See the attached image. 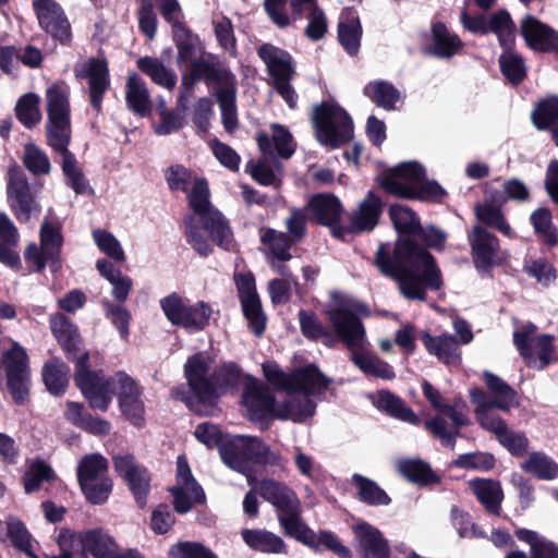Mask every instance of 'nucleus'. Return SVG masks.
Returning a JSON list of instances; mask_svg holds the SVG:
<instances>
[{
	"label": "nucleus",
	"instance_id": "f257e3e1",
	"mask_svg": "<svg viewBox=\"0 0 558 558\" xmlns=\"http://www.w3.org/2000/svg\"><path fill=\"white\" fill-rule=\"evenodd\" d=\"M388 215L398 239L393 246L379 244L375 265L383 275L397 281L405 299L424 302L427 290L442 288L441 270L434 255L414 239L422 225L417 214L408 206L392 204Z\"/></svg>",
	"mask_w": 558,
	"mask_h": 558
},
{
	"label": "nucleus",
	"instance_id": "f03ea898",
	"mask_svg": "<svg viewBox=\"0 0 558 558\" xmlns=\"http://www.w3.org/2000/svg\"><path fill=\"white\" fill-rule=\"evenodd\" d=\"M209 369L210 361L203 352L189 356L183 368L189 393L183 386L173 390L175 398L201 416L208 415L207 408L216 407L221 396L236 392L248 375L233 361L222 362L210 375Z\"/></svg>",
	"mask_w": 558,
	"mask_h": 558
},
{
	"label": "nucleus",
	"instance_id": "7ed1b4c3",
	"mask_svg": "<svg viewBox=\"0 0 558 558\" xmlns=\"http://www.w3.org/2000/svg\"><path fill=\"white\" fill-rule=\"evenodd\" d=\"M195 438L208 449L217 448L222 462L231 470L248 475L255 465L282 466V457L256 436H227L211 422L199 423Z\"/></svg>",
	"mask_w": 558,
	"mask_h": 558
},
{
	"label": "nucleus",
	"instance_id": "20e7f679",
	"mask_svg": "<svg viewBox=\"0 0 558 558\" xmlns=\"http://www.w3.org/2000/svg\"><path fill=\"white\" fill-rule=\"evenodd\" d=\"M187 201L194 215H186L183 218L186 242L198 255L208 257L214 250L202 233V230H205L214 244L229 251L232 245L233 233L226 217L211 205L210 191L206 179H195Z\"/></svg>",
	"mask_w": 558,
	"mask_h": 558
},
{
	"label": "nucleus",
	"instance_id": "39448f33",
	"mask_svg": "<svg viewBox=\"0 0 558 558\" xmlns=\"http://www.w3.org/2000/svg\"><path fill=\"white\" fill-rule=\"evenodd\" d=\"M299 324L302 335L310 341H320L327 348H335L342 341L349 350L363 348L365 329L360 317L347 307H336L328 312L333 331L319 320L317 314L310 310H300Z\"/></svg>",
	"mask_w": 558,
	"mask_h": 558
},
{
	"label": "nucleus",
	"instance_id": "423d86ee",
	"mask_svg": "<svg viewBox=\"0 0 558 558\" xmlns=\"http://www.w3.org/2000/svg\"><path fill=\"white\" fill-rule=\"evenodd\" d=\"M389 195L402 199L440 204L448 195L435 180H428L425 168L417 161H403L376 178Z\"/></svg>",
	"mask_w": 558,
	"mask_h": 558
},
{
	"label": "nucleus",
	"instance_id": "0eeeda50",
	"mask_svg": "<svg viewBox=\"0 0 558 558\" xmlns=\"http://www.w3.org/2000/svg\"><path fill=\"white\" fill-rule=\"evenodd\" d=\"M312 120L317 141L330 149L339 148L353 140V120L336 101L324 100L316 105Z\"/></svg>",
	"mask_w": 558,
	"mask_h": 558
},
{
	"label": "nucleus",
	"instance_id": "6e6552de",
	"mask_svg": "<svg viewBox=\"0 0 558 558\" xmlns=\"http://www.w3.org/2000/svg\"><path fill=\"white\" fill-rule=\"evenodd\" d=\"M257 492L264 500L274 507L283 534L291 538L305 523L298 494L284 482L274 478L260 480Z\"/></svg>",
	"mask_w": 558,
	"mask_h": 558
},
{
	"label": "nucleus",
	"instance_id": "1a4fd4ad",
	"mask_svg": "<svg viewBox=\"0 0 558 558\" xmlns=\"http://www.w3.org/2000/svg\"><path fill=\"white\" fill-rule=\"evenodd\" d=\"M191 80H205L208 88H213L221 110V121L227 133L233 134L239 126L236 111V77L230 68L220 61L219 69L204 68Z\"/></svg>",
	"mask_w": 558,
	"mask_h": 558
},
{
	"label": "nucleus",
	"instance_id": "9d476101",
	"mask_svg": "<svg viewBox=\"0 0 558 558\" xmlns=\"http://www.w3.org/2000/svg\"><path fill=\"white\" fill-rule=\"evenodd\" d=\"M89 360V352L83 351L75 364L74 381L90 409L107 412L114 393L112 380L102 371L90 369Z\"/></svg>",
	"mask_w": 558,
	"mask_h": 558
},
{
	"label": "nucleus",
	"instance_id": "9b49d317",
	"mask_svg": "<svg viewBox=\"0 0 558 558\" xmlns=\"http://www.w3.org/2000/svg\"><path fill=\"white\" fill-rule=\"evenodd\" d=\"M47 122L45 125L47 145L71 143V108L69 92L53 84L46 90Z\"/></svg>",
	"mask_w": 558,
	"mask_h": 558
},
{
	"label": "nucleus",
	"instance_id": "f8f14e48",
	"mask_svg": "<svg viewBox=\"0 0 558 558\" xmlns=\"http://www.w3.org/2000/svg\"><path fill=\"white\" fill-rule=\"evenodd\" d=\"M468 242L474 268L480 275H492L497 267L507 265L509 254L501 248L500 240L489 230L474 225L468 232Z\"/></svg>",
	"mask_w": 558,
	"mask_h": 558
},
{
	"label": "nucleus",
	"instance_id": "ddd939ff",
	"mask_svg": "<svg viewBox=\"0 0 558 558\" xmlns=\"http://www.w3.org/2000/svg\"><path fill=\"white\" fill-rule=\"evenodd\" d=\"M160 307L166 318L177 327L189 331H202L209 325L213 314L211 306L198 301L189 304L179 293L172 292L160 300Z\"/></svg>",
	"mask_w": 558,
	"mask_h": 558
},
{
	"label": "nucleus",
	"instance_id": "4468645a",
	"mask_svg": "<svg viewBox=\"0 0 558 558\" xmlns=\"http://www.w3.org/2000/svg\"><path fill=\"white\" fill-rule=\"evenodd\" d=\"M7 197L9 206L20 223H28L33 215L41 213V206L32 192L25 172L17 165L8 171Z\"/></svg>",
	"mask_w": 558,
	"mask_h": 558
},
{
	"label": "nucleus",
	"instance_id": "2eb2a0df",
	"mask_svg": "<svg viewBox=\"0 0 558 558\" xmlns=\"http://www.w3.org/2000/svg\"><path fill=\"white\" fill-rule=\"evenodd\" d=\"M308 219L330 230L332 238L344 241V226L341 218L344 207L341 201L332 193H316L310 197L304 206Z\"/></svg>",
	"mask_w": 558,
	"mask_h": 558
},
{
	"label": "nucleus",
	"instance_id": "dca6fc26",
	"mask_svg": "<svg viewBox=\"0 0 558 558\" xmlns=\"http://www.w3.org/2000/svg\"><path fill=\"white\" fill-rule=\"evenodd\" d=\"M555 337L543 333L535 338L527 330H519L513 333V343L529 367L544 369L558 361L555 347Z\"/></svg>",
	"mask_w": 558,
	"mask_h": 558
},
{
	"label": "nucleus",
	"instance_id": "f3484780",
	"mask_svg": "<svg viewBox=\"0 0 558 558\" xmlns=\"http://www.w3.org/2000/svg\"><path fill=\"white\" fill-rule=\"evenodd\" d=\"M8 391L17 405L29 399L31 372L28 356L23 348L8 350L3 354Z\"/></svg>",
	"mask_w": 558,
	"mask_h": 558
},
{
	"label": "nucleus",
	"instance_id": "a211bd4d",
	"mask_svg": "<svg viewBox=\"0 0 558 558\" xmlns=\"http://www.w3.org/2000/svg\"><path fill=\"white\" fill-rule=\"evenodd\" d=\"M113 469L126 483L140 509L147 505L150 493L151 474L148 469L137 463L131 453L112 457Z\"/></svg>",
	"mask_w": 558,
	"mask_h": 558
},
{
	"label": "nucleus",
	"instance_id": "6ab92c4d",
	"mask_svg": "<svg viewBox=\"0 0 558 558\" xmlns=\"http://www.w3.org/2000/svg\"><path fill=\"white\" fill-rule=\"evenodd\" d=\"M33 10L39 27L62 46L72 43V27L63 8L56 0H34Z\"/></svg>",
	"mask_w": 558,
	"mask_h": 558
},
{
	"label": "nucleus",
	"instance_id": "aec40b11",
	"mask_svg": "<svg viewBox=\"0 0 558 558\" xmlns=\"http://www.w3.org/2000/svg\"><path fill=\"white\" fill-rule=\"evenodd\" d=\"M242 405L247 411L252 422H265L268 417L275 418L278 403L271 390L253 375L246 376L242 393Z\"/></svg>",
	"mask_w": 558,
	"mask_h": 558
},
{
	"label": "nucleus",
	"instance_id": "412c9836",
	"mask_svg": "<svg viewBox=\"0 0 558 558\" xmlns=\"http://www.w3.org/2000/svg\"><path fill=\"white\" fill-rule=\"evenodd\" d=\"M384 207L383 199L374 191H368L357 208L350 214V222L344 226V239L349 234L373 231L379 222Z\"/></svg>",
	"mask_w": 558,
	"mask_h": 558
},
{
	"label": "nucleus",
	"instance_id": "4be33fe9",
	"mask_svg": "<svg viewBox=\"0 0 558 558\" xmlns=\"http://www.w3.org/2000/svg\"><path fill=\"white\" fill-rule=\"evenodd\" d=\"M521 36L527 48L535 52L558 53V31L533 15H526L520 25Z\"/></svg>",
	"mask_w": 558,
	"mask_h": 558
},
{
	"label": "nucleus",
	"instance_id": "5701e85b",
	"mask_svg": "<svg viewBox=\"0 0 558 558\" xmlns=\"http://www.w3.org/2000/svg\"><path fill=\"white\" fill-rule=\"evenodd\" d=\"M82 76L87 78L89 104L99 114L102 112L105 95L110 88V71L107 59L89 58L85 63Z\"/></svg>",
	"mask_w": 558,
	"mask_h": 558
},
{
	"label": "nucleus",
	"instance_id": "b1692460",
	"mask_svg": "<svg viewBox=\"0 0 558 558\" xmlns=\"http://www.w3.org/2000/svg\"><path fill=\"white\" fill-rule=\"evenodd\" d=\"M50 329L69 362L76 364L82 352L83 339L78 327L64 314L56 313L49 319Z\"/></svg>",
	"mask_w": 558,
	"mask_h": 558
},
{
	"label": "nucleus",
	"instance_id": "393cba45",
	"mask_svg": "<svg viewBox=\"0 0 558 558\" xmlns=\"http://www.w3.org/2000/svg\"><path fill=\"white\" fill-rule=\"evenodd\" d=\"M291 538L315 551L325 549L339 558H352L351 549L342 544L336 533L328 530H320L315 533L306 522Z\"/></svg>",
	"mask_w": 558,
	"mask_h": 558
},
{
	"label": "nucleus",
	"instance_id": "a878e982",
	"mask_svg": "<svg viewBox=\"0 0 558 558\" xmlns=\"http://www.w3.org/2000/svg\"><path fill=\"white\" fill-rule=\"evenodd\" d=\"M257 56L266 64L272 84L292 80L294 74L293 60L287 50L265 43L257 48Z\"/></svg>",
	"mask_w": 558,
	"mask_h": 558
},
{
	"label": "nucleus",
	"instance_id": "bb28decb",
	"mask_svg": "<svg viewBox=\"0 0 558 558\" xmlns=\"http://www.w3.org/2000/svg\"><path fill=\"white\" fill-rule=\"evenodd\" d=\"M470 401L475 405V417L480 426L496 435L497 439L508 429L506 421L495 413V405L488 403V395L480 387L470 390Z\"/></svg>",
	"mask_w": 558,
	"mask_h": 558
},
{
	"label": "nucleus",
	"instance_id": "cd10ccee",
	"mask_svg": "<svg viewBox=\"0 0 558 558\" xmlns=\"http://www.w3.org/2000/svg\"><path fill=\"white\" fill-rule=\"evenodd\" d=\"M64 418L75 427L94 436H107L111 430L109 421L92 415L81 402L66 401Z\"/></svg>",
	"mask_w": 558,
	"mask_h": 558
},
{
	"label": "nucleus",
	"instance_id": "c85d7f7f",
	"mask_svg": "<svg viewBox=\"0 0 558 558\" xmlns=\"http://www.w3.org/2000/svg\"><path fill=\"white\" fill-rule=\"evenodd\" d=\"M430 37L432 46L426 49V52L439 59H450L464 47L459 35L450 32L447 25L440 21L432 23Z\"/></svg>",
	"mask_w": 558,
	"mask_h": 558
},
{
	"label": "nucleus",
	"instance_id": "c756f323",
	"mask_svg": "<svg viewBox=\"0 0 558 558\" xmlns=\"http://www.w3.org/2000/svg\"><path fill=\"white\" fill-rule=\"evenodd\" d=\"M420 340L430 355H435L439 362L446 365L453 364L460 359L459 342L453 335L432 336L428 330H422Z\"/></svg>",
	"mask_w": 558,
	"mask_h": 558
},
{
	"label": "nucleus",
	"instance_id": "7c9ffc66",
	"mask_svg": "<svg viewBox=\"0 0 558 558\" xmlns=\"http://www.w3.org/2000/svg\"><path fill=\"white\" fill-rule=\"evenodd\" d=\"M361 558H390V547L383 533L368 523L355 530Z\"/></svg>",
	"mask_w": 558,
	"mask_h": 558
},
{
	"label": "nucleus",
	"instance_id": "2f4dec72",
	"mask_svg": "<svg viewBox=\"0 0 558 558\" xmlns=\"http://www.w3.org/2000/svg\"><path fill=\"white\" fill-rule=\"evenodd\" d=\"M39 243L51 258V272L60 271L62 268L61 251L64 238L62 226L58 220L44 219L39 231Z\"/></svg>",
	"mask_w": 558,
	"mask_h": 558
},
{
	"label": "nucleus",
	"instance_id": "473e14b6",
	"mask_svg": "<svg viewBox=\"0 0 558 558\" xmlns=\"http://www.w3.org/2000/svg\"><path fill=\"white\" fill-rule=\"evenodd\" d=\"M272 136H269L266 132H258L256 135V142L259 150L264 155H271L276 150L277 155L283 159L290 158L295 147L293 145L292 134L280 124H272Z\"/></svg>",
	"mask_w": 558,
	"mask_h": 558
},
{
	"label": "nucleus",
	"instance_id": "72a5a7b5",
	"mask_svg": "<svg viewBox=\"0 0 558 558\" xmlns=\"http://www.w3.org/2000/svg\"><path fill=\"white\" fill-rule=\"evenodd\" d=\"M474 216L480 222V226L487 230H496L509 239L517 236L506 219L501 204H497L494 201L478 203L474 206Z\"/></svg>",
	"mask_w": 558,
	"mask_h": 558
},
{
	"label": "nucleus",
	"instance_id": "f704fd0d",
	"mask_svg": "<svg viewBox=\"0 0 558 558\" xmlns=\"http://www.w3.org/2000/svg\"><path fill=\"white\" fill-rule=\"evenodd\" d=\"M241 535L252 550L268 555L288 554V545L284 541L266 529H245Z\"/></svg>",
	"mask_w": 558,
	"mask_h": 558
},
{
	"label": "nucleus",
	"instance_id": "c9c22d12",
	"mask_svg": "<svg viewBox=\"0 0 558 558\" xmlns=\"http://www.w3.org/2000/svg\"><path fill=\"white\" fill-rule=\"evenodd\" d=\"M174 27L171 33L178 52L177 62L178 64H186L187 68L195 60L203 58L202 56L196 57L197 51L202 49L201 39L185 23Z\"/></svg>",
	"mask_w": 558,
	"mask_h": 558
},
{
	"label": "nucleus",
	"instance_id": "e433bc0d",
	"mask_svg": "<svg viewBox=\"0 0 558 558\" xmlns=\"http://www.w3.org/2000/svg\"><path fill=\"white\" fill-rule=\"evenodd\" d=\"M483 378L492 395V398L488 397V403L504 412H509L511 408L519 405L518 392L502 378L488 371L484 372Z\"/></svg>",
	"mask_w": 558,
	"mask_h": 558
},
{
	"label": "nucleus",
	"instance_id": "4c0bfd02",
	"mask_svg": "<svg viewBox=\"0 0 558 558\" xmlns=\"http://www.w3.org/2000/svg\"><path fill=\"white\" fill-rule=\"evenodd\" d=\"M125 101L128 108L135 114L147 117L153 109L149 90L146 83L137 73H131L128 76L125 85Z\"/></svg>",
	"mask_w": 558,
	"mask_h": 558
},
{
	"label": "nucleus",
	"instance_id": "58836bf2",
	"mask_svg": "<svg viewBox=\"0 0 558 558\" xmlns=\"http://www.w3.org/2000/svg\"><path fill=\"white\" fill-rule=\"evenodd\" d=\"M331 379L326 377L316 364H307L293 372L292 392H303L306 396L314 391L326 390Z\"/></svg>",
	"mask_w": 558,
	"mask_h": 558
},
{
	"label": "nucleus",
	"instance_id": "ea45409f",
	"mask_svg": "<svg viewBox=\"0 0 558 558\" xmlns=\"http://www.w3.org/2000/svg\"><path fill=\"white\" fill-rule=\"evenodd\" d=\"M70 366L60 357H52L43 366L41 376L47 391L61 397L65 393L70 381Z\"/></svg>",
	"mask_w": 558,
	"mask_h": 558
},
{
	"label": "nucleus",
	"instance_id": "a19ab883",
	"mask_svg": "<svg viewBox=\"0 0 558 558\" xmlns=\"http://www.w3.org/2000/svg\"><path fill=\"white\" fill-rule=\"evenodd\" d=\"M220 60L215 54H209L208 58H199L189 65L181 76L180 94L178 96L177 106L180 110L185 111L187 109L189 99L194 94V87L197 83H205V80H191L197 71L199 72L203 66L219 69Z\"/></svg>",
	"mask_w": 558,
	"mask_h": 558
},
{
	"label": "nucleus",
	"instance_id": "79ce46f5",
	"mask_svg": "<svg viewBox=\"0 0 558 558\" xmlns=\"http://www.w3.org/2000/svg\"><path fill=\"white\" fill-rule=\"evenodd\" d=\"M487 34L497 36L499 46L502 49H512L515 44L517 26L510 13L506 9H499L487 14Z\"/></svg>",
	"mask_w": 558,
	"mask_h": 558
},
{
	"label": "nucleus",
	"instance_id": "37998d69",
	"mask_svg": "<svg viewBox=\"0 0 558 558\" xmlns=\"http://www.w3.org/2000/svg\"><path fill=\"white\" fill-rule=\"evenodd\" d=\"M375 407L390 417L407 422L413 425L420 424V417L415 412L405 404L402 398L389 390H380L377 399L374 401Z\"/></svg>",
	"mask_w": 558,
	"mask_h": 558
},
{
	"label": "nucleus",
	"instance_id": "c03bdc74",
	"mask_svg": "<svg viewBox=\"0 0 558 558\" xmlns=\"http://www.w3.org/2000/svg\"><path fill=\"white\" fill-rule=\"evenodd\" d=\"M80 542L83 550L93 558H111L119 549L114 538L101 527L88 530L81 534Z\"/></svg>",
	"mask_w": 558,
	"mask_h": 558
},
{
	"label": "nucleus",
	"instance_id": "a18cd8bd",
	"mask_svg": "<svg viewBox=\"0 0 558 558\" xmlns=\"http://www.w3.org/2000/svg\"><path fill=\"white\" fill-rule=\"evenodd\" d=\"M398 469L408 482L422 487L437 485L441 482V477L434 472L432 466L421 459L402 460Z\"/></svg>",
	"mask_w": 558,
	"mask_h": 558
},
{
	"label": "nucleus",
	"instance_id": "49530a36",
	"mask_svg": "<svg viewBox=\"0 0 558 558\" xmlns=\"http://www.w3.org/2000/svg\"><path fill=\"white\" fill-rule=\"evenodd\" d=\"M56 153L62 156V171L68 179V185L76 193L83 194L88 187V181L86 180L82 170L76 167V158L73 153L69 150L70 143H63L59 146V143L48 145Z\"/></svg>",
	"mask_w": 558,
	"mask_h": 558
},
{
	"label": "nucleus",
	"instance_id": "de8ad7c7",
	"mask_svg": "<svg viewBox=\"0 0 558 558\" xmlns=\"http://www.w3.org/2000/svg\"><path fill=\"white\" fill-rule=\"evenodd\" d=\"M471 486L477 500L486 511L499 515L504 498L500 483L494 480L477 478L472 481Z\"/></svg>",
	"mask_w": 558,
	"mask_h": 558
},
{
	"label": "nucleus",
	"instance_id": "09e8293b",
	"mask_svg": "<svg viewBox=\"0 0 558 558\" xmlns=\"http://www.w3.org/2000/svg\"><path fill=\"white\" fill-rule=\"evenodd\" d=\"M315 409L316 404L306 395L304 397H289L278 403L275 418L282 421L292 420L293 422L301 423L314 415Z\"/></svg>",
	"mask_w": 558,
	"mask_h": 558
},
{
	"label": "nucleus",
	"instance_id": "8fccbe9b",
	"mask_svg": "<svg viewBox=\"0 0 558 558\" xmlns=\"http://www.w3.org/2000/svg\"><path fill=\"white\" fill-rule=\"evenodd\" d=\"M363 94L377 107L387 111L395 110L396 104L401 98L399 89L392 83L384 80L367 83L363 88Z\"/></svg>",
	"mask_w": 558,
	"mask_h": 558
},
{
	"label": "nucleus",
	"instance_id": "3c124183",
	"mask_svg": "<svg viewBox=\"0 0 558 558\" xmlns=\"http://www.w3.org/2000/svg\"><path fill=\"white\" fill-rule=\"evenodd\" d=\"M137 69L147 75L155 84L172 90L178 82L177 74L168 69L159 59L153 57H141L136 61Z\"/></svg>",
	"mask_w": 558,
	"mask_h": 558
},
{
	"label": "nucleus",
	"instance_id": "603ef678",
	"mask_svg": "<svg viewBox=\"0 0 558 558\" xmlns=\"http://www.w3.org/2000/svg\"><path fill=\"white\" fill-rule=\"evenodd\" d=\"M352 483L356 487V498L367 506H388L391 504L389 495L373 480L362 475L353 474Z\"/></svg>",
	"mask_w": 558,
	"mask_h": 558
},
{
	"label": "nucleus",
	"instance_id": "864d4df0",
	"mask_svg": "<svg viewBox=\"0 0 558 558\" xmlns=\"http://www.w3.org/2000/svg\"><path fill=\"white\" fill-rule=\"evenodd\" d=\"M520 468L541 481H553L558 477V463L542 451L530 452Z\"/></svg>",
	"mask_w": 558,
	"mask_h": 558
},
{
	"label": "nucleus",
	"instance_id": "5fc2aeb1",
	"mask_svg": "<svg viewBox=\"0 0 558 558\" xmlns=\"http://www.w3.org/2000/svg\"><path fill=\"white\" fill-rule=\"evenodd\" d=\"M515 537L530 545V558H558V544L527 529H517Z\"/></svg>",
	"mask_w": 558,
	"mask_h": 558
},
{
	"label": "nucleus",
	"instance_id": "6e6d98bb",
	"mask_svg": "<svg viewBox=\"0 0 558 558\" xmlns=\"http://www.w3.org/2000/svg\"><path fill=\"white\" fill-rule=\"evenodd\" d=\"M352 351V362L363 372L366 376H373L385 380H391L396 377L393 368L377 355L369 353H357Z\"/></svg>",
	"mask_w": 558,
	"mask_h": 558
},
{
	"label": "nucleus",
	"instance_id": "4d7b16f0",
	"mask_svg": "<svg viewBox=\"0 0 558 558\" xmlns=\"http://www.w3.org/2000/svg\"><path fill=\"white\" fill-rule=\"evenodd\" d=\"M534 232L548 247L558 245V229L553 223V215L549 208L539 207L530 216Z\"/></svg>",
	"mask_w": 558,
	"mask_h": 558
},
{
	"label": "nucleus",
	"instance_id": "13d9d810",
	"mask_svg": "<svg viewBox=\"0 0 558 558\" xmlns=\"http://www.w3.org/2000/svg\"><path fill=\"white\" fill-rule=\"evenodd\" d=\"M499 68L505 78L518 86L524 82L527 76L524 58L512 49H504L499 56Z\"/></svg>",
	"mask_w": 558,
	"mask_h": 558
},
{
	"label": "nucleus",
	"instance_id": "bf43d9fd",
	"mask_svg": "<svg viewBox=\"0 0 558 558\" xmlns=\"http://www.w3.org/2000/svg\"><path fill=\"white\" fill-rule=\"evenodd\" d=\"M40 98L35 93H26L22 95L14 108L15 117L26 129L32 130L41 121V112L39 108Z\"/></svg>",
	"mask_w": 558,
	"mask_h": 558
},
{
	"label": "nucleus",
	"instance_id": "052dcab7",
	"mask_svg": "<svg viewBox=\"0 0 558 558\" xmlns=\"http://www.w3.org/2000/svg\"><path fill=\"white\" fill-rule=\"evenodd\" d=\"M260 242L268 246L270 254L279 262L286 263L292 258L290 250L296 245L286 232L268 228L260 235Z\"/></svg>",
	"mask_w": 558,
	"mask_h": 558
},
{
	"label": "nucleus",
	"instance_id": "680f3d73",
	"mask_svg": "<svg viewBox=\"0 0 558 558\" xmlns=\"http://www.w3.org/2000/svg\"><path fill=\"white\" fill-rule=\"evenodd\" d=\"M531 120L538 131H547L555 126L558 123V97L541 99L531 113Z\"/></svg>",
	"mask_w": 558,
	"mask_h": 558
},
{
	"label": "nucleus",
	"instance_id": "e2e57ef3",
	"mask_svg": "<svg viewBox=\"0 0 558 558\" xmlns=\"http://www.w3.org/2000/svg\"><path fill=\"white\" fill-rule=\"evenodd\" d=\"M362 34V25L357 16L338 24V40L351 57L356 56L360 51Z\"/></svg>",
	"mask_w": 558,
	"mask_h": 558
},
{
	"label": "nucleus",
	"instance_id": "0e129e2a",
	"mask_svg": "<svg viewBox=\"0 0 558 558\" xmlns=\"http://www.w3.org/2000/svg\"><path fill=\"white\" fill-rule=\"evenodd\" d=\"M108 460L100 453L84 456L77 464L76 476L80 486L84 483L95 482L101 473L108 471Z\"/></svg>",
	"mask_w": 558,
	"mask_h": 558
},
{
	"label": "nucleus",
	"instance_id": "69168bd1",
	"mask_svg": "<svg viewBox=\"0 0 558 558\" xmlns=\"http://www.w3.org/2000/svg\"><path fill=\"white\" fill-rule=\"evenodd\" d=\"M7 536L16 550L29 558H37L32 545V535L21 520L12 517L9 519Z\"/></svg>",
	"mask_w": 558,
	"mask_h": 558
},
{
	"label": "nucleus",
	"instance_id": "338daca9",
	"mask_svg": "<svg viewBox=\"0 0 558 558\" xmlns=\"http://www.w3.org/2000/svg\"><path fill=\"white\" fill-rule=\"evenodd\" d=\"M242 313L247 320L248 329L256 336L260 337L267 326V316L263 310L259 296L240 301Z\"/></svg>",
	"mask_w": 558,
	"mask_h": 558
},
{
	"label": "nucleus",
	"instance_id": "774afa93",
	"mask_svg": "<svg viewBox=\"0 0 558 558\" xmlns=\"http://www.w3.org/2000/svg\"><path fill=\"white\" fill-rule=\"evenodd\" d=\"M425 428L427 432L445 447L451 449L456 446V440L461 436L462 427H448L446 418L441 415H435L434 417L425 422Z\"/></svg>",
	"mask_w": 558,
	"mask_h": 558
}]
</instances>
